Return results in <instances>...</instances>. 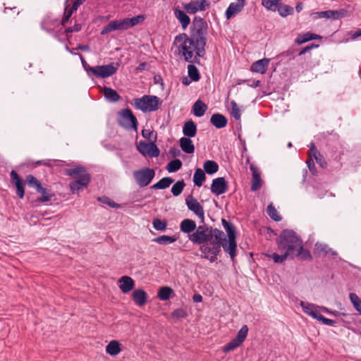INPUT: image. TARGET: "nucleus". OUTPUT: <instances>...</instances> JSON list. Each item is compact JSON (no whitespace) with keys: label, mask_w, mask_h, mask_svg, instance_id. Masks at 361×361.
<instances>
[{"label":"nucleus","mask_w":361,"mask_h":361,"mask_svg":"<svg viewBox=\"0 0 361 361\" xmlns=\"http://www.w3.org/2000/svg\"><path fill=\"white\" fill-rule=\"evenodd\" d=\"M207 23L200 16H195L190 27V36L181 33L176 36L174 44L178 45L179 52L187 62L200 64L197 57L206 54Z\"/></svg>","instance_id":"f257e3e1"},{"label":"nucleus","mask_w":361,"mask_h":361,"mask_svg":"<svg viewBox=\"0 0 361 361\" xmlns=\"http://www.w3.org/2000/svg\"><path fill=\"white\" fill-rule=\"evenodd\" d=\"M226 234L221 230L212 228L209 235L208 241L200 246V251L204 254V258L214 262L218 259V255L221 252V245L225 239Z\"/></svg>","instance_id":"f03ea898"},{"label":"nucleus","mask_w":361,"mask_h":361,"mask_svg":"<svg viewBox=\"0 0 361 361\" xmlns=\"http://www.w3.org/2000/svg\"><path fill=\"white\" fill-rule=\"evenodd\" d=\"M302 243V239L294 231L284 229L281 231L279 238L278 250L284 251L290 256V259H293L298 247Z\"/></svg>","instance_id":"7ed1b4c3"},{"label":"nucleus","mask_w":361,"mask_h":361,"mask_svg":"<svg viewBox=\"0 0 361 361\" xmlns=\"http://www.w3.org/2000/svg\"><path fill=\"white\" fill-rule=\"evenodd\" d=\"M64 173L68 176H78V178L71 181L69 187L73 194H77L83 188H86L91 180V176L85 166L73 165V168L64 170Z\"/></svg>","instance_id":"20e7f679"},{"label":"nucleus","mask_w":361,"mask_h":361,"mask_svg":"<svg viewBox=\"0 0 361 361\" xmlns=\"http://www.w3.org/2000/svg\"><path fill=\"white\" fill-rule=\"evenodd\" d=\"M132 104L135 109L145 113L158 110L162 101L156 95H143L141 97L133 99Z\"/></svg>","instance_id":"39448f33"},{"label":"nucleus","mask_w":361,"mask_h":361,"mask_svg":"<svg viewBox=\"0 0 361 361\" xmlns=\"http://www.w3.org/2000/svg\"><path fill=\"white\" fill-rule=\"evenodd\" d=\"M121 118L118 120L120 126L126 130H133L137 131L138 122L135 116L129 108L124 109L119 112Z\"/></svg>","instance_id":"423d86ee"},{"label":"nucleus","mask_w":361,"mask_h":361,"mask_svg":"<svg viewBox=\"0 0 361 361\" xmlns=\"http://www.w3.org/2000/svg\"><path fill=\"white\" fill-rule=\"evenodd\" d=\"M212 228L204 223L203 225L197 227L195 231L188 235V238L193 244L201 245V246L205 245Z\"/></svg>","instance_id":"0eeeda50"},{"label":"nucleus","mask_w":361,"mask_h":361,"mask_svg":"<svg viewBox=\"0 0 361 361\" xmlns=\"http://www.w3.org/2000/svg\"><path fill=\"white\" fill-rule=\"evenodd\" d=\"M133 175L137 184L140 188H144L147 186L154 179L155 171L152 169L146 167L133 171Z\"/></svg>","instance_id":"6e6552de"},{"label":"nucleus","mask_w":361,"mask_h":361,"mask_svg":"<svg viewBox=\"0 0 361 361\" xmlns=\"http://www.w3.org/2000/svg\"><path fill=\"white\" fill-rule=\"evenodd\" d=\"M119 64L110 63L107 65L96 66L91 70V75L99 78H106L115 74L118 68Z\"/></svg>","instance_id":"1a4fd4ad"},{"label":"nucleus","mask_w":361,"mask_h":361,"mask_svg":"<svg viewBox=\"0 0 361 361\" xmlns=\"http://www.w3.org/2000/svg\"><path fill=\"white\" fill-rule=\"evenodd\" d=\"M185 204L188 209L192 212L200 219L201 223H204V210L203 206L193 197L192 194L185 198Z\"/></svg>","instance_id":"9d476101"},{"label":"nucleus","mask_w":361,"mask_h":361,"mask_svg":"<svg viewBox=\"0 0 361 361\" xmlns=\"http://www.w3.org/2000/svg\"><path fill=\"white\" fill-rule=\"evenodd\" d=\"M137 149L145 157H157L160 154V150L155 144V140L151 142H146L141 140L137 146Z\"/></svg>","instance_id":"9b49d317"},{"label":"nucleus","mask_w":361,"mask_h":361,"mask_svg":"<svg viewBox=\"0 0 361 361\" xmlns=\"http://www.w3.org/2000/svg\"><path fill=\"white\" fill-rule=\"evenodd\" d=\"M210 2L208 0L191 1L183 4V8L189 14H195L198 11H205L210 7Z\"/></svg>","instance_id":"f8f14e48"},{"label":"nucleus","mask_w":361,"mask_h":361,"mask_svg":"<svg viewBox=\"0 0 361 361\" xmlns=\"http://www.w3.org/2000/svg\"><path fill=\"white\" fill-rule=\"evenodd\" d=\"M11 183L16 187V195L20 199H23L25 197V182L18 173L12 170L10 173Z\"/></svg>","instance_id":"ddd939ff"},{"label":"nucleus","mask_w":361,"mask_h":361,"mask_svg":"<svg viewBox=\"0 0 361 361\" xmlns=\"http://www.w3.org/2000/svg\"><path fill=\"white\" fill-rule=\"evenodd\" d=\"M210 189L212 193L219 196L228 191V184L224 177H219L212 180Z\"/></svg>","instance_id":"4468645a"},{"label":"nucleus","mask_w":361,"mask_h":361,"mask_svg":"<svg viewBox=\"0 0 361 361\" xmlns=\"http://www.w3.org/2000/svg\"><path fill=\"white\" fill-rule=\"evenodd\" d=\"M223 248L224 251L228 254L231 261L234 262L235 257L237 255V242L236 239H228L225 237V239L221 243V248Z\"/></svg>","instance_id":"2eb2a0df"},{"label":"nucleus","mask_w":361,"mask_h":361,"mask_svg":"<svg viewBox=\"0 0 361 361\" xmlns=\"http://www.w3.org/2000/svg\"><path fill=\"white\" fill-rule=\"evenodd\" d=\"M250 169L252 171V175L251 190L257 191L262 187V185L260 172L258 171L257 167L252 164H250Z\"/></svg>","instance_id":"dca6fc26"},{"label":"nucleus","mask_w":361,"mask_h":361,"mask_svg":"<svg viewBox=\"0 0 361 361\" xmlns=\"http://www.w3.org/2000/svg\"><path fill=\"white\" fill-rule=\"evenodd\" d=\"M269 62L270 59L267 58L259 59L252 63L250 67V71L252 72L264 74L267 71Z\"/></svg>","instance_id":"f3484780"},{"label":"nucleus","mask_w":361,"mask_h":361,"mask_svg":"<svg viewBox=\"0 0 361 361\" xmlns=\"http://www.w3.org/2000/svg\"><path fill=\"white\" fill-rule=\"evenodd\" d=\"M59 25V22L58 18H55L51 15H47L43 18L40 26L42 30H45L48 33H51L54 30L52 27H55Z\"/></svg>","instance_id":"a211bd4d"},{"label":"nucleus","mask_w":361,"mask_h":361,"mask_svg":"<svg viewBox=\"0 0 361 361\" xmlns=\"http://www.w3.org/2000/svg\"><path fill=\"white\" fill-rule=\"evenodd\" d=\"M118 283L119 288L123 293H129L135 286L134 280L128 276H123L121 277L118 280Z\"/></svg>","instance_id":"6ab92c4d"},{"label":"nucleus","mask_w":361,"mask_h":361,"mask_svg":"<svg viewBox=\"0 0 361 361\" xmlns=\"http://www.w3.org/2000/svg\"><path fill=\"white\" fill-rule=\"evenodd\" d=\"M132 299L137 306L142 307L147 302V294L143 289H135L133 292Z\"/></svg>","instance_id":"aec40b11"},{"label":"nucleus","mask_w":361,"mask_h":361,"mask_svg":"<svg viewBox=\"0 0 361 361\" xmlns=\"http://www.w3.org/2000/svg\"><path fill=\"white\" fill-rule=\"evenodd\" d=\"M173 13L180 23L183 30H185L190 23L189 16L183 11L180 10L178 6L173 8Z\"/></svg>","instance_id":"412c9836"},{"label":"nucleus","mask_w":361,"mask_h":361,"mask_svg":"<svg viewBox=\"0 0 361 361\" xmlns=\"http://www.w3.org/2000/svg\"><path fill=\"white\" fill-rule=\"evenodd\" d=\"M197 131V125L192 120H188L185 122L183 127V133L186 137H194Z\"/></svg>","instance_id":"4be33fe9"},{"label":"nucleus","mask_w":361,"mask_h":361,"mask_svg":"<svg viewBox=\"0 0 361 361\" xmlns=\"http://www.w3.org/2000/svg\"><path fill=\"white\" fill-rule=\"evenodd\" d=\"M36 191L41 194V196L36 199V202L44 203L50 202L54 197V194L50 190L42 187V185L38 188Z\"/></svg>","instance_id":"5701e85b"},{"label":"nucleus","mask_w":361,"mask_h":361,"mask_svg":"<svg viewBox=\"0 0 361 361\" xmlns=\"http://www.w3.org/2000/svg\"><path fill=\"white\" fill-rule=\"evenodd\" d=\"M245 6V4L243 3H231L227 8L225 12V16L227 20L231 19L236 14L240 13Z\"/></svg>","instance_id":"b1692460"},{"label":"nucleus","mask_w":361,"mask_h":361,"mask_svg":"<svg viewBox=\"0 0 361 361\" xmlns=\"http://www.w3.org/2000/svg\"><path fill=\"white\" fill-rule=\"evenodd\" d=\"M210 123L216 128L221 129L226 126L228 120L224 115L216 113L211 116Z\"/></svg>","instance_id":"393cba45"},{"label":"nucleus","mask_w":361,"mask_h":361,"mask_svg":"<svg viewBox=\"0 0 361 361\" xmlns=\"http://www.w3.org/2000/svg\"><path fill=\"white\" fill-rule=\"evenodd\" d=\"M221 223L224 228L226 232V238L228 239H236L237 231L234 224L230 221H227L225 219H221Z\"/></svg>","instance_id":"a878e982"},{"label":"nucleus","mask_w":361,"mask_h":361,"mask_svg":"<svg viewBox=\"0 0 361 361\" xmlns=\"http://www.w3.org/2000/svg\"><path fill=\"white\" fill-rule=\"evenodd\" d=\"M196 228L197 225L195 221L190 219H185L180 224V231L188 234V235L192 233Z\"/></svg>","instance_id":"bb28decb"},{"label":"nucleus","mask_w":361,"mask_h":361,"mask_svg":"<svg viewBox=\"0 0 361 361\" xmlns=\"http://www.w3.org/2000/svg\"><path fill=\"white\" fill-rule=\"evenodd\" d=\"M300 305L302 308V310L307 314L311 316L312 318L317 319L318 316L321 314L317 307L314 304H311L307 302H300Z\"/></svg>","instance_id":"cd10ccee"},{"label":"nucleus","mask_w":361,"mask_h":361,"mask_svg":"<svg viewBox=\"0 0 361 361\" xmlns=\"http://www.w3.org/2000/svg\"><path fill=\"white\" fill-rule=\"evenodd\" d=\"M322 39V37L321 35L307 32L305 33L298 35V36L295 39V42L297 44L300 45V44L306 43L310 40Z\"/></svg>","instance_id":"c85d7f7f"},{"label":"nucleus","mask_w":361,"mask_h":361,"mask_svg":"<svg viewBox=\"0 0 361 361\" xmlns=\"http://www.w3.org/2000/svg\"><path fill=\"white\" fill-rule=\"evenodd\" d=\"M181 149L186 154H192L195 152V146L190 137H183L179 140Z\"/></svg>","instance_id":"c756f323"},{"label":"nucleus","mask_w":361,"mask_h":361,"mask_svg":"<svg viewBox=\"0 0 361 361\" xmlns=\"http://www.w3.org/2000/svg\"><path fill=\"white\" fill-rule=\"evenodd\" d=\"M103 94L104 98L110 102H116L121 99V96L116 90L109 87H104Z\"/></svg>","instance_id":"7c9ffc66"},{"label":"nucleus","mask_w":361,"mask_h":361,"mask_svg":"<svg viewBox=\"0 0 361 361\" xmlns=\"http://www.w3.org/2000/svg\"><path fill=\"white\" fill-rule=\"evenodd\" d=\"M207 106L202 100H197L192 106V113L197 117H202L207 110Z\"/></svg>","instance_id":"2f4dec72"},{"label":"nucleus","mask_w":361,"mask_h":361,"mask_svg":"<svg viewBox=\"0 0 361 361\" xmlns=\"http://www.w3.org/2000/svg\"><path fill=\"white\" fill-rule=\"evenodd\" d=\"M121 351V344L118 341L113 340L106 346V352L111 356L118 355Z\"/></svg>","instance_id":"473e14b6"},{"label":"nucleus","mask_w":361,"mask_h":361,"mask_svg":"<svg viewBox=\"0 0 361 361\" xmlns=\"http://www.w3.org/2000/svg\"><path fill=\"white\" fill-rule=\"evenodd\" d=\"M174 180L171 177H164L160 179L157 183L151 186L154 190H164L169 188Z\"/></svg>","instance_id":"72a5a7b5"},{"label":"nucleus","mask_w":361,"mask_h":361,"mask_svg":"<svg viewBox=\"0 0 361 361\" xmlns=\"http://www.w3.org/2000/svg\"><path fill=\"white\" fill-rule=\"evenodd\" d=\"M114 30H121L120 20H113L105 25L101 31L102 35H105Z\"/></svg>","instance_id":"f704fd0d"},{"label":"nucleus","mask_w":361,"mask_h":361,"mask_svg":"<svg viewBox=\"0 0 361 361\" xmlns=\"http://www.w3.org/2000/svg\"><path fill=\"white\" fill-rule=\"evenodd\" d=\"M206 179V176L200 168H197L193 176V183L195 186L200 187Z\"/></svg>","instance_id":"c9c22d12"},{"label":"nucleus","mask_w":361,"mask_h":361,"mask_svg":"<svg viewBox=\"0 0 361 361\" xmlns=\"http://www.w3.org/2000/svg\"><path fill=\"white\" fill-rule=\"evenodd\" d=\"M173 290L169 286L161 287L158 291L157 297L162 301L169 300Z\"/></svg>","instance_id":"e433bc0d"},{"label":"nucleus","mask_w":361,"mask_h":361,"mask_svg":"<svg viewBox=\"0 0 361 361\" xmlns=\"http://www.w3.org/2000/svg\"><path fill=\"white\" fill-rule=\"evenodd\" d=\"M296 250L295 257H298L299 259L311 260L312 259L310 251L307 249H304L302 243L298 247Z\"/></svg>","instance_id":"4c0bfd02"},{"label":"nucleus","mask_w":361,"mask_h":361,"mask_svg":"<svg viewBox=\"0 0 361 361\" xmlns=\"http://www.w3.org/2000/svg\"><path fill=\"white\" fill-rule=\"evenodd\" d=\"M204 171L209 174L212 175L218 171L219 166L217 163L212 160H207L204 163L203 165Z\"/></svg>","instance_id":"58836bf2"},{"label":"nucleus","mask_w":361,"mask_h":361,"mask_svg":"<svg viewBox=\"0 0 361 361\" xmlns=\"http://www.w3.org/2000/svg\"><path fill=\"white\" fill-rule=\"evenodd\" d=\"M183 163L180 159H175L169 161L166 167L169 173H175L181 169Z\"/></svg>","instance_id":"ea45409f"},{"label":"nucleus","mask_w":361,"mask_h":361,"mask_svg":"<svg viewBox=\"0 0 361 361\" xmlns=\"http://www.w3.org/2000/svg\"><path fill=\"white\" fill-rule=\"evenodd\" d=\"M188 73L190 80L197 82L200 79V74L197 68L193 65L190 64L188 66Z\"/></svg>","instance_id":"a19ab883"},{"label":"nucleus","mask_w":361,"mask_h":361,"mask_svg":"<svg viewBox=\"0 0 361 361\" xmlns=\"http://www.w3.org/2000/svg\"><path fill=\"white\" fill-rule=\"evenodd\" d=\"M177 238L176 236H169V235H160L154 239H153V241L160 244V245H168L174 243L176 241Z\"/></svg>","instance_id":"79ce46f5"},{"label":"nucleus","mask_w":361,"mask_h":361,"mask_svg":"<svg viewBox=\"0 0 361 361\" xmlns=\"http://www.w3.org/2000/svg\"><path fill=\"white\" fill-rule=\"evenodd\" d=\"M281 252L282 253L281 255H279L276 252H273L271 254L267 255V257L271 258L274 260V262L277 264H281L286 259H290V256L288 255V253L285 252L284 251Z\"/></svg>","instance_id":"37998d69"},{"label":"nucleus","mask_w":361,"mask_h":361,"mask_svg":"<svg viewBox=\"0 0 361 361\" xmlns=\"http://www.w3.org/2000/svg\"><path fill=\"white\" fill-rule=\"evenodd\" d=\"M277 11L281 17L285 18L288 15H292L294 10L292 6L280 3Z\"/></svg>","instance_id":"c03bdc74"},{"label":"nucleus","mask_w":361,"mask_h":361,"mask_svg":"<svg viewBox=\"0 0 361 361\" xmlns=\"http://www.w3.org/2000/svg\"><path fill=\"white\" fill-rule=\"evenodd\" d=\"M281 0H262V5L267 10L271 11H277Z\"/></svg>","instance_id":"a18cd8bd"},{"label":"nucleus","mask_w":361,"mask_h":361,"mask_svg":"<svg viewBox=\"0 0 361 361\" xmlns=\"http://www.w3.org/2000/svg\"><path fill=\"white\" fill-rule=\"evenodd\" d=\"M267 212L269 216L274 221L279 222L281 221L282 217L278 214L276 209L274 207L272 203L267 207Z\"/></svg>","instance_id":"49530a36"},{"label":"nucleus","mask_w":361,"mask_h":361,"mask_svg":"<svg viewBox=\"0 0 361 361\" xmlns=\"http://www.w3.org/2000/svg\"><path fill=\"white\" fill-rule=\"evenodd\" d=\"M185 186V183L183 180H178L175 183L171 188L172 194L177 197L181 194Z\"/></svg>","instance_id":"de8ad7c7"},{"label":"nucleus","mask_w":361,"mask_h":361,"mask_svg":"<svg viewBox=\"0 0 361 361\" xmlns=\"http://www.w3.org/2000/svg\"><path fill=\"white\" fill-rule=\"evenodd\" d=\"M330 18L333 20L341 19L345 18L348 15V11L345 8H341L339 10H330Z\"/></svg>","instance_id":"09e8293b"},{"label":"nucleus","mask_w":361,"mask_h":361,"mask_svg":"<svg viewBox=\"0 0 361 361\" xmlns=\"http://www.w3.org/2000/svg\"><path fill=\"white\" fill-rule=\"evenodd\" d=\"M25 181L29 187L33 188L35 190L38 189V188L42 185L41 183L37 180V178L31 174L26 176Z\"/></svg>","instance_id":"8fccbe9b"},{"label":"nucleus","mask_w":361,"mask_h":361,"mask_svg":"<svg viewBox=\"0 0 361 361\" xmlns=\"http://www.w3.org/2000/svg\"><path fill=\"white\" fill-rule=\"evenodd\" d=\"M153 227L158 231H164L167 228V221L156 218L152 221Z\"/></svg>","instance_id":"3c124183"},{"label":"nucleus","mask_w":361,"mask_h":361,"mask_svg":"<svg viewBox=\"0 0 361 361\" xmlns=\"http://www.w3.org/2000/svg\"><path fill=\"white\" fill-rule=\"evenodd\" d=\"M349 298L353 305L354 308L361 314V300L356 293H350Z\"/></svg>","instance_id":"603ef678"},{"label":"nucleus","mask_w":361,"mask_h":361,"mask_svg":"<svg viewBox=\"0 0 361 361\" xmlns=\"http://www.w3.org/2000/svg\"><path fill=\"white\" fill-rule=\"evenodd\" d=\"M98 201L114 209H118L121 207V204L116 203L111 199L106 196L99 197Z\"/></svg>","instance_id":"864d4df0"},{"label":"nucleus","mask_w":361,"mask_h":361,"mask_svg":"<svg viewBox=\"0 0 361 361\" xmlns=\"http://www.w3.org/2000/svg\"><path fill=\"white\" fill-rule=\"evenodd\" d=\"M188 316L187 311L183 308H177L171 312V317L176 319H185Z\"/></svg>","instance_id":"5fc2aeb1"},{"label":"nucleus","mask_w":361,"mask_h":361,"mask_svg":"<svg viewBox=\"0 0 361 361\" xmlns=\"http://www.w3.org/2000/svg\"><path fill=\"white\" fill-rule=\"evenodd\" d=\"M248 333V327L247 325H243L240 329L238 331L237 334V336L235 338L238 340L241 344L243 343L245 339L246 338Z\"/></svg>","instance_id":"6e6d98bb"},{"label":"nucleus","mask_w":361,"mask_h":361,"mask_svg":"<svg viewBox=\"0 0 361 361\" xmlns=\"http://www.w3.org/2000/svg\"><path fill=\"white\" fill-rule=\"evenodd\" d=\"M241 345V343L236 340L235 338L232 339L230 342H228L226 345L224 347V353H228L231 350H235L238 347H239Z\"/></svg>","instance_id":"4d7b16f0"},{"label":"nucleus","mask_w":361,"mask_h":361,"mask_svg":"<svg viewBox=\"0 0 361 361\" xmlns=\"http://www.w3.org/2000/svg\"><path fill=\"white\" fill-rule=\"evenodd\" d=\"M231 115L234 117L235 120H240L241 117V114L239 108L238 107V105L236 102L233 100L231 102Z\"/></svg>","instance_id":"13d9d810"},{"label":"nucleus","mask_w":361,"mask_h":361,"mask_svg":"<svg viewBox=\"0 0 361 361\" xmlns=\"http://www.w3.org/2000/svg\"><path fill=\"white\" fill-rule=\"evenodd\" d=\"M330 247L326 244L317 243L315 244V251L318 253H322L324 255L329 254Z\"/></svg>","instance_id":"bf43d9fd"},{"label":"nucleus","mask_w":361,"mask_h":361,"mask_svg":"<svg viewBox=\"0 0 361 361\" xmlns=\"http://www.w3.org/2000/svg\"><path fill=\"white\" fill-rule=\"evenodd\" d=\"M330 14H331V13H330V10H327L324 11H317L312 13L311 16L314 19H319L323 18L329 19L331 18Z\"/></svg>","instance_id":"052dcab7"},{"label":"nucleus","mask_w":361,"mask_h":361,"mask_svg":"<svg viewBox=\"0 0 361 361\" xmlns=\"http://www.w3.org/2000/svg\"><path fill=\"white\" fill-rule=\"evenodd\" d=\"M145 19V16L142 15V14L129 18V23H130V27H133L137 25V24L142 22Z\"/></svg>","instance_id":"680f3d73"},{"label":"nucleus","mask_w":361,"mask_h":361,"mask_svg":"<svg viewBox=\"0 0 361 361\" xmlns=\"http://www.w3.org/2000/svg\"><path fill=\"white\" fill-rule=\"evenodd\" d=\"M317 320L321 322L323 324L328 326H335L336 324H337V322L336 320L326 318L322 314H320L319 316H318Z\"/></svg>","instance_id":"e2e57ef3"},{"label":"nucleus","mask_w":361,"mask_h":361,"mask_svg":"<svg viewBox=\"0 0 361 361\" xmlns=\"http://www.w3.org/2000/svg\"><path fill=\"white\" fill-rule=\"evenodd\" d=\"M78 56L80 57L82 67L87 72V74L89 76H91V70L90 69H93L94 66H90L87 63V61L85 60L84 57L82 56V55L81 54H78Z\"/></svg>","instance_id":"0e129e2a"},{"label":"nucleus","mask_w":361,"mask_h":361,"mask_svg":"<svg viewBox=\"0 0 361 361\" xmlns=\"http://www.w3.org/2000/svg\"><path fill=\"white\" fill-rule=\"evenodd\" d=\"M68 0H66V4L68 3ZM79 6H78L75 3H73L71 7L68 8V6L66 5L64 14L68 17H71L73 12L77 11Z\"/></svg>","instance_id":"69168bd1"},{"label":"nucleus","mask_w":361,"mask_h":361,"mask_svg":"<svg viewBox=\"0 0 361 361\" xmlns=\"http://www.w3.org/2000/svg\"><path fill=\"white\" fill-rule=\"evenodd\" d=\"M306 164H307V166L308 169L310 171V173L312 175L316 176L317 175V169L315 167L314 160L312 159H310L306 161Z\"/></svg>","instance_id":"338daca9"},{"label":"nucleus","mask_w":361,"mask_h":361,"mask_svg":"<svg viewBox=\"0 0 361 361\" xmlns=\"http://www.w3.org/2000/svg\"><path fill=\"white\" fill-rule=\"evenodd\" d=\"M82 26L80 24H75L73 26L68 27L64 31L66 34L78 32L81 30Z\"/></svg>","instance_id":"774afa93"}]
</instances>
